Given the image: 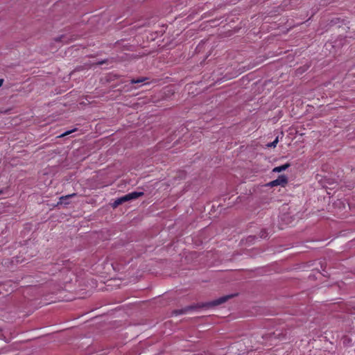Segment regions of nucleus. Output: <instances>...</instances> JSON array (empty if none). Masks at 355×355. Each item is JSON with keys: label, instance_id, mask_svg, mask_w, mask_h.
I'll return each instance as SVG.
<instances>
[{"label": "nucleus", "instance_id": "nucleus-1", "mask_svg": "<svg viewBox=\"0 0 355 355\" xmlns=\"http://www.w3.org/2000/svg\"><path fill=\"white\" fill-rule=\"evenodd\" d=\"M233 296H234L233 295H225V296H223L217 300H213L212 302H210L208 303L196 304L195 305L187 306L183 309H175V310L173 311L172 314L175 315H182V314L187 313V312H189L190 311H193V310H195L198 308H205V307L218 306V305L225 303L229 299L232 298Z\"/></svg>", "mask_w": 355, "mask_h": 355}, {"label": "nucleus", "instance_id": "nucleus-2", "mask_svg": "<svg viewBox=\"0 0 355 355\" xmlns=\"http://www.w3.org/2000/svg\"><path fill=\"white\" fill-rule=\"evenodd\" d=\"M288 182V178L286 175H280L277 178V179L270 182V185L272 187L282 185L285 186Z\"/></svg>", "mask_w": 355, "mask_h": 355}, {"label": "nucleus", "instance_id": "nucleus-3", "mask_svg": "<svg viewBox=\"0 0 355 355\" xmlns=\"http://www.w3.org/2000/svg\"><path fill=\"white\" fill-rule=\"evenodd\" d=\"M144 192H141V191H139H139H133V192L126 194V196L128 198V201H130V200L137 199V198L144 196Z\"/></svg>", "mask_w": 355, "mask_h": 355}, {"label": "nucleus", "instance_id": "nucleus-4", "mask_svg": "<svg viewBox=\"0 0 355 355\" xmlns=\"http://www.w3.org/2000/svg\"><path fill=\"white\" fill-rule=\"evenodd\" d=\"M128 201V198H127V196L126 195L121 197V198H117L112 204V207L114 208H116L119 205L123 204V202H125Z\"/></svg>", "mask_w": 355, "mask_h": 355}, {"label": "nucleus", "instance_id": "nucleus-5", "mask_svg": "<svg viewBox=\"0 0 355 355\" xmlns=\"http://www.w3.org/2000/svg\"><path fill=\"white\" fill-rule=\"evenodd\" d=\"M76 196V193H73L72 194L61 196L60 198L59 203H60V204L64 203L65 205H67V204H68V202H64V200L67 199H69L70 198H72L73 196Z\"/></svg>", "mask_w": 355, "mask_h": 355}, {"label": "nucleus", "instance_id": "nucleus-6", "mask_svg": "<svg viewBox=\"0 0 355 355\" xmlns=\"http://www.w3.org/2000/svg\"><path fill=\"white\" fill-rule=\"evenodd\" d=\"M289 166H290V164L286 163V164H285L284 165L275 167L273 169V171L274 172H281L282 171H284V170L287 169Z\"/></svg>", "mask_w": 355, "mask_h": 355}, {"label": "nucleus", "instance_id": "nucleus-7", "mask_svg": "<svg viewBox=\"0 0 355 355\" xmlns=\"http://www.w3.org/2000/svg\"><path fill=\"white\" fill-rule=\"evenodd\" d=\"M65 39H66V36L65 35H61L60 37H55V42H63V43H67V41Z\"/></svg>", "mask_w": 355, "mask_h": 355}, {"label": "nucleus", "instance_id": "nucleus-8", "mask_svg": "<svg viewBox=\"0 0 355 355\" xmlns=\"http://www.w3.org/2000/svg\"><path fill=\"white\" fill-rule=\"evenodd\" d=\"M279 140H278V137H277L272 142L268 144L267 146L268 147H272V148H275L277 146V144L278 143Z\"/></svg>", "mask_w": 355, "mask_h": 355}, {"label": "nucleus", "instance_id": "nucleus-9", "mask_svg": "<svg viewBox=\"0 0 355 355\" xmlns=\"http://www.w3.org/2000/svg\"><path fill=\"white\" fill-rule=\"evenodd\" d=\"M76 130V129H73V130H69V131H67L65 132H64L63 134H62L60 136H59L60 137H64L66 135H68L73 132H75Z\"/></svg>", "mask_w": 355, "mask_h": 355}, {"label": "nucleus", "instance_id": "nucleus-10", "mask_svg": "<svg viewBox=\"0 0 355 355\" xmlns=\"http://www.w3.org/2000/svg\"><path fill=\"white\" fill-rule=\"evenodd\" d=\"M260 237L261 238H266L268 235V234L266 233V230H262L261 231L260 234Z\"/></svg>", "mask_w": 355, "mask_h": 355}, {"label": "nucleus", "instance_id": "nucleus-11", "mask_svg": "<svg viewBox=\"0 0 355 355\" xmlns=\"http://www.w3.org/2000/svg\"><path fill=\"white\" fill-rule=\"evenodd\" d=\"M145 79H137V80H135V79H132L131 80V83H142L143 81H144Z\"/></svg>", "mask_w": 355, "mask_h": 355}, {"label": "nucleus", "instance_id": "nucleus-12", "mask_svg": "<svg viewBox=\"0 0 355 355\" xmlns=\"http://www.w3.org/2000/svg\"><path fill=\"white\" fill-rule=\"evenodd\" d=\"M107 62V60H103L99 61L97 64L99 65H101V64H105Z\"/></svg>", "mask_w": 355, "mask_h": 355}, {"label": "nucleus", "instance_id": "nucleus-13", "mask_svg": "<svg viewBox=\"0 0 355 355\" xmlns=\"http://www.w3.org/2000/svg\"><path fill=\"white\" fill-rule=\"evenodd\" d=\"M268 336H269V338H272V336H275L276 337V335H275V333H272L271 334H269Z\"/></svg>", "mask_w": 355, "mask_h": 355}, {"label": "nucleus", "instance_id": "nucleus-14", "mask_svg": "<svg viewBox=\"0 0 355 355\" xmlns=\"http://www.w3.org/2000/svg\"><path fill=\"white\" fill-rule=\"evenodd\" d=\"M3 83V79H0V87L2 86Z\"/></svg>", "mask_w": 355, "mask_h": 355}, {"label": "nucleus", "instance_id": "nucleus-15", "mask_svg": "<svg viewBox=\"0 0 355 355\" xmlns=\"http://www.w3.org/2000/svg\"><path fill=\"white\" fill-rule=\"evenodd\" d=\"M3 193V191L1 190H0V194H1Z\"/></svg>", "mask_w": 355, "mask_h": 355}, {"label": "nucleus", "instance_id": "nucleus-16", "mask_svg": "<svg viewBox=\"0 0 355 355\" xmlns=\"http://www.w3.org/2000/svg\"><path fill=\"white\" fill-rule=\"evenodd\" d=\"M0 331H1V329L0 328Z\"/></svg>", "mask_w": 355, "mask_h": 355}]
</instances>
